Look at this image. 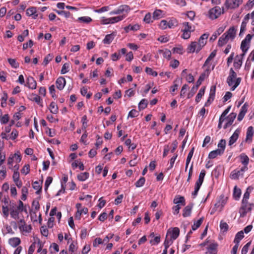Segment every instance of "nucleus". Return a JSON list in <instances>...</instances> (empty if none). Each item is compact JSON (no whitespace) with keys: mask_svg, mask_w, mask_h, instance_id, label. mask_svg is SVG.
I'll return each mask as SVG.
<instances>
[{"mask_svg":"<svg viewBox=\"0 0 254 254\" xmlns=\"http://www.w3.org/2000/svg\"><path fill=\"white\" fill-rule=\"evenodd\" d=\"M241 163L244 165L242 167V171H247L248 169V165L249 163V158L245 153H242L240 155Z\"/></svg>","mask_w":254,"mask_h":254,"instance_id":"7","label":"nucleus"},{"mask_svg":"<svg viewBox=\"0 0 254 254\" xmlns=\"http://www.w3.org/2000/svg\"><path fill=\"white\" fill-rule=\"evenodd\" d=\"M244 237V232L241 231L237 233L235 236L234 243H239L240 241Z\"/></svg>","mask_w":254,"mask_h":254,"instance_id":"31","label":"nucleus"},{"mask_svg":"<svg viewBox=\"0 0 254 254\" xmlns=\"http://www.w3.org/2000/svg\"><path fill=\"white\" fill-rule=\"evenodd\" d=\"M241 194V190L235 186L234 189L233 196L236 200H239Z\"/></svg>","mask_w":254,"mask_h":254,"instance_id":"34","label":"nucleus"},{"mask_svg":"<svg viewBox=\"0 0 254 254\" xmlns=\"http://www.w3.org/2000/svg\"><path fill=\"white\" fill-rule=\"evenodd\" d=\"M21 241L19 238L14 237L9 239V244L13 247H16L20 244Z\"/></svg>","mask_w":254,"mask_h":254,"instance_id":"20","label":"nucleus"},{"mask_svg":"<svg viewBox=\"0 0 254 254\" xmlns=\"http://www.w3.org/2000/svg\"><path fill=\"white\" fill-rule=\"evenodd\" d=\"M242 2V0H226L225 5L227 9H234L238 7Z\"/></svg>","mask_w":254,"mask_h":254,"instance_id":"4","label":"nucleus"},{"mask_svg":"<svg viewBox=\"0 0 254 254\" xmlns=\"http://www.w3.org/2000/svg\"><path fill=\"white\" fill-rule=\"evenodd\" d=\"M205 90V87H203L199 90L195 98V101L197 103H198L200 101L201 98L204 94Z\"/></svg>","mask_w":254,"mask_h":254,"instance_id":"36","label":"nucleus"},{"mask_svg":"<svg viewBox=\"0 0 254 254\" xmlns=\"http://www.w3.org/2000/svg\"><path fill=\"white\" fill-rule=\"evenodd\" d=\"M129 7L127 5H123L120 6L117 9L112 11L110 12V15L120 14L124 12L127 13L129 10Z\"/></svg>","mask_w":254,"mask_h":254,"instance_id":"6","label":"nucleus"},{"mask_svg":"<svg viewBox=\"0 0 254 254\" xmlns=\"http://www.w3.org/2000/svg\"><path fill=\"white\" fill-rule=\"evenodd\" d=\"M178 25V21L176 19L171 18L168 21V27L169 28H174Z\"/></svg>","mask_w":254,"mask_h":254,"instance_id":"29","label":"nucleus"},{"mask_svg":"<svg viewBox=\"0 0 254 254\" xmlns=\"http://www.w3.org/2000/svg\"><path fill=\"white\" fill-rule=\"evenodd\" d=\"M49 109L51 113L53 114H57L58 112V107L56 103L52 102L50 105Z\"/></svg>","mask_w":254,"mask_h":254,"instance_id":"35","label":"nucleus"},{"mask_svg":"<svg viewBox=\"0 0 254 254\" xmlns=\"http://www.w3.org/2000/svg\"><path fill=\"white\" fill-rule=\"evenodd\" d=\"M254 133V131L253 127H249L247 129L245 141L249 143L251 142L252 141Z\"/></svg>","mask_w":254,"mask_h":254,"instance_id":"11","label":"nucleus"},{"mask_svg":"<svg viewBox=\"0 0 254 254\" xmlns=\"http://www.w3.org/2000/svg\"><path fill=\"white\" fill-rule=\"evenodd\" d=\"M198 44L196 42H192L190 45L188 47V52L189 53H193L194 52H196V49Z\"/></svg>","mask_w":254,"mask_h":254,"instance_id":"21","label":"nucleus"},{"mask_svg":"<svg viewBox=\"0 0 254 254\" xmlns=\"http://www.w3.org/2000/svg\"><path fill=\"white\" fill-rule=\"evenodd\" d=\"M224 12V8L219 6H215L211 8L208 11V17L210 19L213 20L217 19L219 16Z\"/></svg>","mask_w":254,"mask_h":254,"instance_id":"2","label":"nucleus"},{"mask_svg":"<svg viewBox=\"0 0 254 254\" xmlns=\"http://www.w3.org/2000/svg\"><path fill=\"white\" fill-rule=\"evenodd\" d=\"M204 218L202 217L200 218L199 220H198L197 221H194L193 223V224L192 225V230L194 231L196 230L198 228L200 227V226L201 225L202 223L203 222Z\"/></svg>","mask_w":254,"mask_h":254,"instance_id":"32","label":"nucleus"},{"mask_svg":"<svg viewBox=\"0 0 254 254\" xmlns=\"http://www.w3.org/2000/svg\"><path fill=\"white\" fill-rule=\"evenodd\" d=\"M159 53H162L163 54V57L165 58L168 59L169 60L171 57V52L170 50L168 49H166L165 50H159Z\"/></svg>","mask_w":254,"mask_h":254,"instance_id":"46","label":"nucleus"},{"mask_svg":"<svg viewBox=\"0 0 254 254\" xmlns=\"http://www.w3.org/2000/svg\"><path fill=\"white\" fill-rule=\"evenodd\" d=\"M78 21L85 23H89L92 21V19L89 16H83L78 17Z\"/></svg>","mask_w":254,"mask_h":254,"instance_id":"43","label":"nucleus"},{"mask_svg":"<svg viewBox=\"0 0 254 254\" xmlns=\"http://www.w3.org/2000/svg\"><path fill=\"white\" fill-rule=\"evenodd\" d=\"M139 115V113L135 109L131 110L128 114V118H134L137 117Z\"/></svg>","mask_w":254,"mask_h":254,"instance_id":"61","label":"nucleus"},{"mask_svg":"<svg viewBox=\"0 0 254 254\" xmlns=\"http://www.w3.org/2000/svg\"><path fill=\"white\" fill-rule=\"evenodd\" d=\"M145 72L148 74H150V75H151L153 76H157V75H158V73L156 71H153L152 68H150V67H146L145 68Z\"/></svg>","mask_w":254,"mask_h":254,"instance_id":"60","label":"nucleus"},{"mask_svg":"<svg viewBox=\"0 0 254 254\" xmlns=\"http://www.w3.org/2000/svg\"><path fill=\"white\" fill-rule=\"evenodd\" d=\"M163 11L160 9H156L153 13V18L158 19L162 17Z\"/></svg>","mask_w":254,"mask_h":254,"instance_id":"41","label":"nucleus"},{"mask_svg":"<svg viewBox=\"0 0 254 254\" xmlns=\"http://www.w3.org/2000/svg\"><path fill=\"white\" fill-rule=\"evenodd\" d=\"M27 84L29 88L34 89L36 88L37 83L34 78L29 77L27 78Z\"/></svg>","mask_w":254,"mask_h":254,"instance_id":"19","label":"nucleus"},{"mask_svg":"<svg viewBox=\"0 0 254 254\" xmlns=\"http://www.w3.org/2000/svg\"><path fill=\"white\" fill-rule=\"evenodd\" d=\"M245 171H242V168L240 170H234L231 172L230 177L232 179H238L240 176H243Z\"/></svg>","mask_w":254,"mask_h":254,"instance_id":"14","label":"nucleus"},{"mask_svg":"<svg viewBox=\"0 0 254 254\" xmlns=\"http://www.w3.org/2000/svg\"><path fill=\"white\" fill-rule=\"evenodd\" d=\"M88 209L86 207H84L82 209L77 210V212L76 213L75 218L76 219H77L79 220L81 217V215L83 213L84 214H86L88 213Z\"/></svg>","mask_w":254,"mask_h":254,"instance_id":"26","label":"nucleus"},{"mask_svg":"<svg viewBox=\"0 0 254 254\" xmlns=\"http://www.w3.org/2000/svg\"><path fill=\"white\" fill-rule=\"evenodd\" d=\"M8 63L9 64L13 67L17 68L19 66V64L16 62L15 59H8Z\"/></svg>","mask_w":254,"mask_h":254,"instance_id":"63","label":"nucleus"},{"mask_svg":"<svg viewBox=\"0 0 254 254\" xmlns=\"http://www.w3.org/2000/svg\"><path fill=\"white\" fill-rule=\"evenodd\" d=\"M33 188L34 190H37L36 191V194H39L41 192L42 187L39 182L35 181L34 182L33 184Z\"/></svg>","mask_w":254,"mask_h":254,"instance_id":"37","label":"nucleus"},{"mask_svg":"<svg viewBox=\"0 0 254 254\" xmlns=\"http://www.w3.org/2000/svg\"><path fill=\"white\" fill-rule=\"evenodd\" d=\"M9 117L8 114H5L3 116H0V122L2 124H5L9 121Z\"/></svg>","mask_w":254,"mask_h":254,"instance_id":"54","label":"nucleus"},{"mask_svg":"<svg viewBox=\"0 0 254 254\" xmlns=\"http://www.w3.org/2000/svg\"><path fill=\"white\" fill-rule=\"evenodd\" d=\"M115 35L114 33L107 35L103 41V43L104 44H110L113 40V39L115 37Z\"/></svg>","mask_w":254,"mask_h":254,"instance_id":"27","label":"nucleus"},{"mask_svg":"<svg viewBox=\"0 0 254 254\" xmlns=\"http://www.w3.org/2000/svg\"><path fill=\"white\" fill-rule=\"evenodd\" d=\"M229 39L227 37V36L224 34L219 38L218 40V45L219 46L222 47L225 44Z\"/></svg>","mask_w":254,"mask_h":254,"instance_id":"23","label":"nucleus"},{"mask_svg":"<svg viewBox=\"0 0 254 254\" xmlns=\"http://www.w3.org/2000/svg\"><path fill=\"white\" fill-rule=\"evenodd\" d=\"M206 77L205 72L202 73L199 76L198 79L196 81V85L195 86L198 88V87L201 84L202 82L204 80Z\"/></svg>","mask_w":254,"mask_h":254,"instance_id":"45","label":"nucleus"},{"mask_svg":"<svg viewBox=\"0 0 254 254\" xmlns=\"http://www.w3.org/2000/svg\"><path fill=\"white\" fill-rule=\"evenodd\" d=\"M252 35L249 34L242 41L241 45V49L243 52H247L249 48V45L252 38Z\"/></svg>","mask_w":254,"mask_h":254,"instance_id":"3","label":"nucleus"},{"mask_svg":"<svg viewBox=\"0 0 254 254\" xmlns=\"http://www.w3.org/2000/svg\"><path fill=\"white\" fill-rule=\"evenodd\" d=\"M139 28L140 26L138 24H136L134 25L129 24L127 26L125 27L124 29L127 32H128L129 30L137 31L139 29Z\"/></svg>","mask_w":254,"mask_h":254,"instance_id":"30","label":"nucleus"},{"mask_svg":"<svg viewBox=\"0 0 254 254\" xmlns=\"http://www.w3.org/2000/svg\"><path fill=\"white\" fill-rule=\"evenodd\" d=\"M19 212V210L17 209L15 210H11V211H10L11 217L15 219H17L18 218Z\"/></svg>","mask_w":254,"mask_h":254,"instance_id":"51","label":"nucleus"},{"mask_svg":"<svg viewBox=\"0 0 254 254\" xmlns=\"http://www.w3.org/2000/svg\"><path fill=\"white\" fill-rule=\"evenodd\" d=\"M248 105L245 103L241 108L240 112L239 113L238 117V120L241 121L244 118L246 113L247 112Z\"/></svg>","mask_w":254,"mask_h":254,"instance_id":"15","label":"nucleus"},{"mask_svg":"<svg viewBox=\"0 0 254 254\" xmlns=\"http://www.w3.org/2000/svg\"><path fill=\"white\" fill-rule=\"evenodd\" d=\"M206 42L205 40L201 39L200 37L199 38L197 43L198 46L196 49V53H198L202 49V47L206 44Z\"/></svg>","mask_w":254,"mask_h":254,"instance_id":"28","label":"nucleus"},{"mask_svg":"<svg viewBox=\"0 0 254 254\" xmlns=\"http://www.w3.org/2000/svg\"><path fill=\"white\" fill-rule=\"evenodd\" d=\"M183 29H182V31H187L191 32L194 31V29L192 28L191 26L188 22H185L183 23Z\"/></svg>","mask_w":254,"mask_h":254,"instance_id":"25","label":"nucleus"},{"mask_svg":"<svg viewBox=\"0 0 254 254\" xmlns=\"http://www.w3.org/2000/svg\"><path fill=\"white\" fill-rule=\"evenodd\" d=\"M81 122L82 123V129L84 131L86 130V129L87 128V117L86 115H84L82 117Z\"/></svg>","mask_w":254,"mask_h":254,"instance_id":"58","label":"nucleus"},{"mask_svg":"<svg viewBox=\"0 0 254 254\" xmlns=\"http://www.w3.org/2000/svg\"><path fill=\"white\" fill-rule=\"evenodd\" d=\"M240 133V130L239 129H237L232 135L230 137L229 141V145H232L238 139L239 134Z\"/></svg>","mask_w":254,"mask_h":254,"instance_id":"12","label":"nucleus"},{"mask_svg":"<svg viewBox=\"0 0 254 254\" xmlns=\"http://www.w3.org/2000/svg\"><path fill=\"white\" fill-rule=\"evenodd\" d=\"M89 177V173L87 172L81 173L78 175L77 178L80 181H84Z\"/></svg>","mask_w":254,"mask_h":254,"instance_id":"42","label":"nucleus"},{"mask_svg":"<svg viewBox=\"0 0 254 254\" xmlns=\"http://www.w3.org/2000/svg\"><path fill=\"white\" fill-rule=\"evenodd\" d=\"M215 91H216V86H212L211 87L210 90V93H209V96L208 98V99L207 100L206 103L205 104V106H207V103L210 102V101H213L215 97Z\"/></svg>","mask_w":254,"mask_h":254,"instance_id":"16","label":"nucleus"},{"mask_svg":"<svg viewBox=\"0 0 254 254\" xmlns=\"http://www.w3.org/2000/svg\"><path fill=\"white\" fill-rule=\"evenodd\" d=\"M205 173H206V172L204 170H201V171L199 175L198 179L197 180L195 184H198V185L201 186V185L203 182V180H204V178L205 175Z\"/></svg>","mask_w":254,"mask_h":254,"instance_id":"33","label":"nucleus"},{"mask_svg":"<svg viewBox=\"0 0 254 254\" xmlns=\"http://www.w3.org/2000/svg\"><path fill=\"white\" fill-rule=\"evenodd\" d=\"M126 17V15L125 14H123L121 16H118L116 17H111V24H113L116 22H118L120 21H121L123 20L125 17Z\"/></svg>","mask_w":254,"mask_h":254,"instance_id":"44","label":"nucleus"},{"mask_svg":"<svg viewBox=\"0 0 254 254\" xmlns=\"http://www.w3.org/2000/svg\"><path fill=\"white\" fill-rule=\"evenodd\" d=\"M8 98V96L6 93L5 92H3V96L1 97V106L2 107H4L6 105V101Z\"/></svg>","mask_w":254,"mask_h":254,"instance_id":"56","label":"nucleus"},{"mask_svg":"<svg viewBox=\"0 0 254 254\" xmlns=\"http://www.w3.org/2000/svg\"><path fill=\"white\" fill-rule=\"evenodd\" d=\"M145 182V179L144 177H141L135 184L136 188L142 187Z\"/></svg>","mask_w":254,"mask_h":254,"instance_id":"52","label":"nucleus"},{"mask_svg":"<svg viewBox=\"0 0 254 254\" xmlns=\"http://www.w3.org/2000/svg\"><path fill=\"white\" fill-rule=\"evenodd\" d=\"M19 228L20 231L28 233L30 232L32 229L31 225H27L26 224L24 226H19Z\"/></svg>","mask_w":254,"mask_h":254,"instance_id":"50","label":"nucleus"},{"mask_svg":"<svg viewBox=\"0 0 254 254\" xmlns=\"http://www.w3.org/2000/svg\"><path fill=\"white\" fill-rule=\"evenodd\" d=\"M220 227L222 231H223V232H226L228 229L229 226L227 223L224 222L223 221H221L220 222Z\"/></svg>","mask_w":254,"mask_h":254,"instance_id":"59","label":"nucleus"},{"mask_svg":"<svg viewBox=\"0 0 254 254\" xmlns=\"http://www.w3.org/2000/svg\"><path fill=\"white\" fill-rule=\"evenodd\" d=\"M251 244V242H249L247 243L243 248L242 250V254H247L248 253L249 248Z\"/></svg>","mask_w":254,"mask_h":254,"instance_id":"64","label":"nucleus"},{"mask_svg":"<svg viewBox=\"0 0 254 254\" xmlns=\"http://www.w3.org/2000/svg\"><path fill=\"white\" fill-rule=\"evenodd\" d=\"M2 212L5 217H7L9 215V208L8 205H3L2 206Z\"/></svg>","mask_w":254,"mask_h":254,"instance_id":"53","label":"nucleus"},{"mask_svg":"<svg viewBox=\"0 0 254 254\" xmlns=\"http://www.w3.org/2000/svg\"><path fill=\"white\" fill-rule=\"evenodd\" d=\"M237 74L233 69L231 68L230 70L229 75L227 79V82L229 86L231 87V90L234 91L236 87L240 84L241 78L240 77L237 78L236 80H234L236 78Z\"/></svg>","mask_w":254,"mask_h":254,"instance_id":"1","label":"nucleus"},{"mask_svg":"<svg viewBox=\"0 0 254 254\" xmlns=\"http://www.w3.org/2000/svg\"><path fill=\"white\" fill-rule=\"evenodd\" d=\"M236 113H232L228 116L227 118V123L224 126V129L227 128L228 127L230 126L233 124L235 119L236 117Z\"/></svg>","mask_w":254,"mask_h":254,"instance_id":"9","label":"nucleus"},{"mask_svg":"<svg viewBox=\"0 0 254 254\" xmlns=\"http://www.w3.org/2000/svg\"><path fill=\"white\" fill-rule=\"evenodd\" d=\"M148 104V101L145 99H142L138 104V108L139 110L145 109Z\"/></svg>","mask_w":254,"mask_h":254,"instance_id":"40","label":"nucleus"},{"mask_svg":"<svg viewBox=\"0 0 254 254\" xmlns=\"http://www.w3.org/2000/svg\"><path fill=\"white\" fill-rule=\"evenodd\" d=\"M242 64V59H236L234 63V66L235 69H239Z\"/></svg>","mask_w":254,"mask_h":254,"instance_id":"57","label":"nucleus"},{"mask_svg":"<svg viewBox=\"0 0 254 254\" xmlns=\"http://www.w3.org/2000/svg\"><path fill=\"white\" fill-rule=\"evenodd\" d=\"M193 204H190L185 207L183 210V216L184 217L190 216L191 214Z\"/></svg>","mask_w":254,"mask_h":254,"instance_id":"17","label":"nucleus"},{"mask_svg":"<svg viewBox=\"0 0 254 254\" xmlns=\"http://www.w3.org/2000/svg\"><path fill=\"white\" fill-rule=\"evenodd\" d=\"M236 31L237 30L235 27L232 26L231 27L228 29V30L224 34L226 35L229 39H233L236 36Z\"/></svg>","mask_w":254,"mask_h":254,"instance_id":"13","label":"nucleus"},{"mask_svg":"<svg viewBox=\"0 0 254 254\" xmlns=\"http://www.w3.org/2000/svg\"><path fill=\"white\" fill-rule=\"evenodd\" d=\"M18 135V131L16 129H13L10 135H9V139L14 140L17 138Z\"/></svg>","mask_w":254,"mask_h":254,"instance_id":"62","label":"nucleus"},{"mask_svg":"<svg viewBox=\"0 0 254 254\" xmlns=\"http://www.w3.org/2000/svg\"><path fill=\"white\" fill-rule=\"evenodd\" d=\"M218 244L214 242H210L207 247V251L205 254H217Z\"/></svg>","mask_w":254,"mask_h":254,"instance_id":"5","label":"nucleus"},{"mask_svg":"<svg viewBox=\"0 0 254 254\" xmlns=\"http://www.w3.org/2000/svg\"><path fill=\"white\" fill-rule=\"evenodd\" d=\"M53 57H54V56L53 54H48L45 57L43 64L44 65H47V64L53 59Z\"/></svg>","mask_w":254,"mask_h":254,"instance_id":"48","label":"nucleus"},{"mask_svg":"<svg viewBox=\"0 0 254 254\" xmlns=\"http://www.w3.org/2000/svg\"><path fill=\"white\" fill-rule=\"evenodd\" d=\"M170 234L171 235V239L173 241L176 240L180 234V230L178 227H174L172 230H168L167 235Z\"/></svg>","mask_w":254,"mask_h":254,"instance_id":"8","label":"nucleus"},{"mask_svg":"<svg viewBox=\"0 0 254 254\" xmlns=\"http://www.w3.org/2000/svg\"><path fill=\"white\" fill-rule=\"evenodd\" d=\"M66 83L65 79L63 77H59L56 80V86L57 88L61 90H62L64 87L65 86Z\"/></svg>","mask_w":254,"mask_h":254,"instance_id":"10","label":"nucleus"},{"mask_svg":"<svg viewBox=\"0 0 254 254\" xmlns=\"http://www.w3.org/2000/svg\"><path fill=\"white\" fill-rule=\"evenodd\" d=\"M32 101H35L38 104L40 105L41 106H42V104H41V98L39 96L32 94L30 95V98Z\"/></svg>","mask_w":254,"mask_h":254,"instance_id":"38","label":"nucleus"},{"mask_svg":"<svg viewBox=\"0 0 254 254\" xmlns=\"http://www.w3.org/2000/svg\"><path fill=\"white\" fill-rule=\"evenodd\" d=\"M185 198L183 196H180L179 197H175L174 199V203L175 204L182 203L183 205H185Z\"/></svg>","mask_w":254,"mask_h":254,"instance_id":"49","label":"nucleus"},{"mask_svg":"<svg viewBox=\"0 0 254 254\" xmlns=\"http://www.w3.org/2000/svg\"><path fill=\"white\" fill-rule=\"evenodd\" d=\"M224 28L223 27L219 28L216 32H215L210 38V41H215L218 35H219L221 33L223 32Z\"/></svg>","mask_w":254,"mask_h":254,"instance_id":"22","label":"nucleus"},{"mask_svg":"<svg viewBox=\"0 0 254 254\" xmlns=\"http://www.w3.org/2000/svg\"><path fill=\"white\" fill-rule=\"evenodd\" d=\"M36 12V8L32 7L27 9L26 14L28 16H33V18L36 19L38 16V15L35 14Z\"/></svg>","mask_w":254,"mask_h":254,"instance_id":"24","label":"nucleus"},{"mask_svg":"<svg viewBox=\"0 0 254 254\" xmlns=\"http://www.w3.org/2000/svg\"><path fill=\"white\" fill-rule=\"evenodd\" d=\"M247 212L248 211L247 210V205H245V206L242 205L239 210V212L240 214V217H245L246 216Z\"/></svg>","mask_w":254,"mask_h":254,"instance_id":"55","label":"nucleus"},{"mask_svg":"<svg viewBox=\"0 0 254 254\" xmlns=\"http://www.w3.org/2000/svg\"><path fill=\"white\" fill-rule=\"evenodd\" d=\"M223 154L222 151L217 149L215 150L211 151L208 155V158L209 159H214L218 155H221Z\"/></svg>","mask_w":254,"mask_h":254,"instance_id":"18","label":"nucleus"},{"mask_svg":"<svg viewBox=\"0 0 254 254\" xmlns=\"http://www.w3.org/2000/svg\"><path fill=\"white\" fill-rule=\"evenodd\" d=\"M218 149L222 151V153H224L225 147H226V140L225 139H222L220 140L218 144Z\"/></svg>","mask_w":254,"mask_h":254,"instance_id":"39","label":"nucleus"},{"mask_svg":"<svg viewBox=\"0 0 254 254\" xmlns=\"http://www.w3.org/2000/svg\"><path fill=\"white\" fill-rule=\"evenodd\" d=\"M216 54V52L215 51H214L212 52H211V53L210 54L209 57L207 58V59L205 61L203 66L207 65V64L215 57Z\"/></svg>","mask_w":254,"mask_h":254,"instance_id":"47","label":"nucleus"}]
</instances>
